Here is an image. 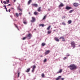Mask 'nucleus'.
I'll return each mask as SVG.
<instances>
[{
	"instance_id": "obj_34",
	"label": "nucleus",
	"mask_w": 80,
	"mask_h": 80,
	"mask_svg": "<svg viewBox=\"0 0 80 80\" xmlns=\"http://www.w3.org/2000/svg\"><path fill=\"white\" fill-rule=\"evenodd\" d=\"M16 15L17 16V17H18V16H19V15H18V13H16Z\"/></svg>"
},
{
	"instance_id": "obj_38",
	"label": "nucleus",
	"mask_w": 80,
	"mask_h": 80,
	"mask_svg": "<svg viewBox=\"0 0 80 80\" xmlns=\"http://www.w3.org/2000/svg\"><path fill=\"white\" fill-rule=\"evenodd\" d=\"M62 41L63 42H65V38L62 39Z\"/></svg>"
},
{
	"instance_id": "obj_10",
	"label": "nucleus",
	"mask_w": 80,
	"mask_h": 80,
	"mask_svg": "<svg viewBox=\"0 0 80 80\" xmlns=\"http://www.w3.org/2000/svg\"><path fill=\"white\" fill-rule=\"evenodd\" d=\"M62 77V76H58V77L56 78V80H59L60 79V78Z\"/></svg>"
},
{
	"instance_id": "obj_56",
	"label": "nucleus",
	"mask_w": 80,
	"mask_h": 80,
	"mask_svg": "<svg viewBox=\"0 0 80 80\" xmlns=\"http://www.w3.org/2000/svg\"><path fill=\"white\" fill-rule=\"evenodd\" d=\"M29 13V14H30V13Z\"/></svg>"
},
{
	"instance_id": "obj_46",
	"label": "nucleus",
	"mask_w": 80,
	"mask_h": 80,
	"mask_svg": "<svg viewBox=\"0 0 80 80\" xmlns=\"http://www.w3.org/2000/svg\"><path fill=\"white\" fill-rule=\"evenodd\" d=\"M11 5V4H9L8 5V6H10Z\"/></svg>"
},
{
	"instance_id": "obj_39",
	"label": "nucleus",
	"mask_w": 80,
	"mask_h": 80,
	"mask_svg": "<svg viewBox=\"0 0 80 80\" xmlns=\"http://www.w3.org/2000/svg\"><path fill=\"white\" fill-rule=\"evenodd\" d=\"M64 60H65L66 59H67V57H65L63 58Z\"/></svg>"
},
{
	"instance_id": "obj_16",
	"label": "nucleus",
	"mask_w": 80,
	"mask_h": 80,
	"mask_svg": "<svg viewBox=\"0 0 80 80\" xmlns=\"http://www.w3.org/2000/svg\"><path fill=\"white\" fill-rule=\"evenodd\" d=\"M32 2V0H29V1L28 2V5H30V3Z\"/></svg>"
},
{
	"instance_id": "obj_55",
	"label": "nucleus",
	"mask_w": 80,
	"mask_h": 80,
	"mask_svg": "<svg viewBox=\"0 0 80 80\" xmlns=\"http://www.w3.org/2000/svg\"><path fill=\"white\" fill-rule=\"evenodd\" d=\"M78 47H80V45H79L78 46Z\"/></svg>"
},
{
	"instance_id": "obj_53",
	"label": "nucleus",
	"mask_w": 80,
	"mask_h": 80,
	"mask_svg": "<svg viewBox=\"0 0 80 80\" xmlns=\"http://www.w3.org/2000/svg\"><path fill=\"white\" fill-rule=\"evenodd\" d=\"M53 31H54V32H55L56 30H54Z\"/></svg>"
},
{
	"instance_id": "obj_9",
	"label": "nucleus",
	"mask_w": 80,
	"mask_h": 80,
	"mask_svg": "<svg viewBox=\"0 0 80 80\" xmlns=\"http://www.w3.org/2000/svg\"><path fill=\"white\" fill-rule=\"evenodd\" d=\"M32 6H34L35 7H38V4H32Z\"/></svg>"
},
{
	"instance_id": "obj_14",
	"label": "nucleus",
	"mask_w": 80,
	"mask_h": 80,
	"mask_svg": "<svg viewBox=\"0 0 80 80\" xmlns=\"http://www.w3.org/2000/svg\"><path fill=\"white\" fill-rule=\"evenodd\" d=\"M38 12H40L41 11V7H40L38 9Z\"/></svg>"
},
{
	"instance_id": "obj_20",
	"label": "nucleus",
	"mask_w": 80,
	"mask_h": 80,
	"mask_svg": "<svg viewBox=\"0 0 80 80\" xmlns=\"http://www.w3.org/2000/svg\"><path fill=\"white\" fill-rule=\"evenodd\" d=\"M36 68V66L35 65H33V66L32 69H34L35 70V69Z\"/></svg>"
},
{
	"instance_id": "obj_42",
	"label": "nucleus",
	"mask_w": 80,
	"mask_h": 80,
	"mask_svg": "<svg viewBox=\"0 0 80 80\" xmlns=\"http://www.w3.org/2000/svg\"><path fill=\"white\" fill-rule=\"evenodd\" d=\"M10 11H11V10L10 9H9L8 12H10Z\"/></svg>"
},
{
	"instance_id": "obj_26",
	"label": "nucleus",
	"mask_w": 80,
	"mask_h": 80,
	"mask_svg": "<svg viewBox=\"0 0 80 80\" xmlns=\"http://www.w3.org/2000/svg\"><path fill=\"white\" fill-rule=\"evenodd\" d=\"M73 12V10H70V11H69V13H72V12Z\"/></svg>"
},
{
	"instance_id": "obj_24",
	"label": "nucleus",
	"mask_w": 80,
	"mask_h": 80,
	"mask_svg": "<svg viewBox=\"0 0 80 80\" xmlns=\"http://www.w3.org/2000/svg\"><path fill=\"white\" fill-rule=\"evenodd\" d=\"M14 25H15L16 28H18V30H19V29H18V26H17V25H16V24H14Z\"/></svg>"
},
{
	"instance_id": "obj_31",
	"label": "nucleus",
	"mask_w": 80,
	"mask_h": 80,
	"mask_svg": "<svg viewBox=\"0 0 80 80\" xmlns=\"http://www.w3.org/2000/svg\"><path fill=\"white\" fill-rule=\"evenodd\" d=\"M18 10H20V6H19L18 7Z\"/></svg>"
},
{
	"instance_id": "obj_49",
	"label": "nucleus",
	"mask_w": 80,
	"mask_h": 80,
	"mask_svg": "<svg viewBox=\"0 0 80 80\" xmlns=\"http://www.w3.org/2000/svg\"><path fill=\"white\" fill-rule=\"evenodd\" d=\"M14 2H16V0H13Z\"/></svg>"
},
{
	"instance_id": "obj_23",
	"label": "nucleus",
	"mask_w": 80,
	"mask_h": 80,
	"mask_svg": "<svg viewBox=\"0 0 80 80\" xmlns=\"http://www.w3.org/2000/svg\"><path fill=\"white\" fill-rule=\"evenodd\" d=\"M42 76L43 78H44L45 77V75H44V74L43 73H42Z\"/></svg>"
},
{
	"instance_id": "obj_2",
	"label": "nucleus",
	"mask_w": 80,
	"mask_h": 80,
	"mask_svg": "<svg viewBox=\"0 0 80 80\" xmlns=\"http://www.w3.org/2000/svg\"><path fill=\"white\" fill-rule=\"evenodd\" d=\"M32 34L31 33H29L26 35V37L28 39H30L31 38H32Z\"/></svg>"
},
{
	"instance_id": "obj_8",
	"label": "nucleus",
	"mask_w": 80,
	"mask_h": 80,
	"mask_svg": "<svg viewBox=\"0 0 80 80\" xmlns=\"http://www.w3.org/2000/svg\"><path fill=\"white\" fill-rule=\"evenodd\" d=\"M50 50H48L46 51L45 52V55H47V54H48L50 53Z\"/></svg>"
},
{
	"instance_id": "obj_13",
	"label": "nucleus",
	"mask_w": 80,
	"mask_h": 80,
	"mask_svg": "<svg viewBox=\"0 0 80 80\" xmlns=\"http://www.w3.org/2000/svg\"><path fill=\"white\" fill-rule=\"evenodd\" d=\"M30 68H29L27 69V70L26 71V72H30Z\"/></svg>"
},
{
	"instance_id": "obj_4",
	"label": "nucleus",
	"mask_w": 80,
	"mask_h": 80,
	"mask_svg": "<svg viewBox=\"0 0 80 80\" xmlns=\"http://www.w3.org/2000/svg\"><path fill=\"white\" fill-rule=\"evenodd\" d=\"M73 5L75 7H78L79 4L77 2H75L73 4Z\"/></svg>"
},
{
	"instance_id": "obj_28",
	"label": "nucleus",
	"mask_w": 80,
	"mask_h": 80,
	"mask_svg": "<svg viewBox=\"0 0 80 80\" xmlns=\"http://www.w3.org/2000/svg\"><path fill=\"white\" fill-rule=\"evenodd\" d=\"M23 23H24V24H25V25L27 23V22L26 21L23 22Z\"/></svg>"
},
{
	"instance_id": "obj_43",
	"label": "nucleus",
	"mask_w": 80,
	"mask_h": 80,
	"mask_svg": "<svg viewBox=\"0 0 80 80\" xmlns=\"http://www.w3.org/2000/svg\"><path fill=\"white\" fill-rule=\"evenodd\" d=\"M3 7H4L5 8H7L6 7V5H4Z\"/></svg>"
},
{
	"instance_id": "obj_36",
	"label": "nucleus",
	"mask_w": 80,
	"mask_h": 80,
	"mask_svg": "<svg viewBox=\"0 0 80 80\" xmlns=\"http://www.w3.org/2000/svg\"><path fill=\"white\" fill-rule=\"evenodd\" d=\"M62 18L63 19V18H65V16H64L63 17H62Z\"/></svg>"
},
{
	"instance_id": "obj_32",
	"label": "nucleus",
	"mask_w": 80,
	"mask_h": 80,
	"mask_svg": "<svg viewBox=\"0 0 80 80\" xmlns=\"http://www.w3.org/2000/svg\"><path fill=\"white\" fill-rule=\"evenodd\" d=\"M27 38V37H25L23 38L22 39V40H25V39H26V38Z\"/></svg>"
},
{
	"instance_id": "obj_44",
	"label": "nucleus",
	"mask_w": 80,
	"mask_h": 80,
	"mask_svg": "<svg viewBox=\"0 0 80 80\" xmlns=\"http://www.w3.org/2000/svg\"><path fill=\"white\" fill-rule=\"evenodd\" d=\"M34 70H35V69H32V72H34Z\"/></svg>"
},
{
	"instance_id": "obj_1",
	"label": "nucleus",
	"mask_w": 80,
	"mask_h": 80,
	"mask_svg": "<svg viewBox=\"0 0 80 80\" xmlns=\"http://www.w3.org/2000/svg\"><path fill=\"white\" fill-rule=\"evenodd\" d=\"M68 68H70V70H76L77 68V66L74 64H71L69 66H68Z\"/></svg>"
},
{
	"instance_id": "obj_30",
	"label": "nucleus",
	"mask_w": 80,
	"mask_h": 80,
	"mask_svg": "<svg viewBox=\"0 0 80 80\" xmlns=\"http://www.w3.org/2000/svg\"><path fill=\"white\" fill-rule=\"evenodd\" d=\"M6 2L7 4H8L9 3V0H6Z\"/></svg>"
},
{
	"instance_id": "obj_5",
	"label": "nucleus",
	"mask_w": 80,
	"mask_h": 80,
	"mask_svg": "<svg viewBox=\"0 0 80 80\" xmlns=\"http://www.w3.org/2000/svg\"><path fill=\"white\" fill-rule=\"evenodd\" d=\"M35 21V18L34 17H32V20L31 21V22L32 23H33V22Z\"/></svg>"
},
{
	"instance_id": "obj_12",
	"label": "nucleus",
	"mask_w": 80,
	"mask_h": 80,
	"mask_svg": "<svg viewBox=\"0 0 80 80\" xmlns=\"http://www.w3.org/2000/svg\"><path fill=\"white\" fill-rule=\"evenodd\" d=\"M63 6H64V5H63V3H61L60 4L59 6V7L60 8V7H63Z\"/></svg>"
},
{
	"instance_id": "obj_21",
	"label": "nucleus",
	"mask_w": 80,
	"mask_h": 80,
	"mask_svg": "<svg viewBox=\"0 0 80 80\" xmlns=\"http://www.w3.org/2000/svg\"><path fill=\"white\" fill-rule=\"evenodd\" d=\"M45 45H46V44H45V43H42V46H45Z\"/></svg>"
},
{
	"instance_id": "obj_48",
	"label": "nucleus",
	"mask_w": 80,
	"mask_h": 80,
	"mask_svg": "<svg viewBox=\"0 0 80 80\" xmlns=\"http://www.w3.org/2000/svg\"><path fill=\"white\" fill-rule=\"evenodd\" d=\"M40 57H42L43 56H42V55L40 56Z\"/></svg>"
},
{
	"instance_id": "obj_15",
	"label": "nucleus",
	"mask_w": 80,
	"mask_h": 80,
	"mask_svg": "<svg viewBox=\"0 0 80 80\" xmlns=\"http://www.w3.org/2000/svg\"><path fill=\"white\" fill-rule=\"evenodd\" d=\"M72 23V21L71 20H69L68 22V24H70Z\"/></svg>"
},
{
	"instance_id": "obj_27",
	"label": "nucleus",
	"mask_w": 80,
	"mask_h": 80,
	"mask_svg": "<svg viewBox=\"0 0 80 80\" xmlns=\"http://www.w3.org/2000/svg\"><path fill=\"white\" fill-rule=\"evenodd\" d=\"M45 18H46V15H45L44 18H43L42 20H45Z\"/></svg>"
},
{
	"instance_id": "obj_19",
	"label": "nucleus",
	"mask_w": 80,
	"mask_h": 80,
	"mask_svg": "<svg viewBox=\"0 0 80 80\" xmlns=\"http://www.w3.org/2000/svg\"><path fill=\"white\" fill-rule=\"evenodd\" d=\"M52 32V31H48V34H50V33H51Z\"/></svg>"
},
{
	"instance_id": "obj_7",
	"label": "nucleus",
	"mask_w": 80,
	"mask_h": 80,
	"mask_svg": "<svg viewBox=\"0 0 80 80\" xmlns=\"http://www.w3.org/2000/svg\"><path fill=\"white\" fill-rule=\"evenodd\" d=\"M54 40L55 41H57V42H59V41H60V40H59L57 37H55L54 38Z\"/></svg>"
},
{
	"instance_id": "obj_47",
	"label": "nucleus",
	"mask_w": 80,
	"mask_h": 80,
	"mask_svg": "<svg viewBox=\"0 0 80 80\" xmlns=\"http://www.w3.org/2000/svg\"><path fill=\"white\" fill-rule=\"evenodd\" d=\"M62 80H64V78H61Z\"/></svg>"
},
{
	"instance_id": "obj_52",
	"label": "nucleus",
	"mask_w": 80,
	"mask_h": 80,
	"mask_svg": "<svg viewBox=\"0 0 80 80\" xmlns=\"http://www.w3.org/2000/svg\"><path fill=\"white\" fill-rule=\"evenodd\" d=\"M20 11H21V12H22V10L20 9Z\"/></svg>"
},
{
	"instance_id": "obj_18",
	"label": "nucleus",
	"mask_w": 80,
	"mask_h": 80,
	"mask_svg": "<svg viewBox=\"0 0 80 80\" xmlns=\"http://www.w3.org/2000/svg\"><path fill=\"white\" fill-rule=\"evenodd\" d=\"M51 27V26H49L48 27L47 30H50V28Z\"/></svg>"
},
{
	"instance_id": "obj_29",
	"label": "nucleus",
	"mask_w": 80,
	"mask_h": 80,
	"mask_svg": "<svg viewBox=\"0 0 80 80\" xmlns=\"http://www.w3.org/2000/svg\"><path fill=\"white\" fill-rule=\"evenodd\" d=\"M59 39H64V37H61L59 38Z\"/></svg>"
},
{
	"instance_id": "obj_57",
	"label": "nucleus",
	"mask_w": 80,
	"mask_h": 80,
	"mask_svg": "<svg viewBox=\"0 0 80 80\" xmlns=\"http://www.w3.org/2000/svg\"><path fill=\"white\" fill-rule=\"evenodd\" d=\"M19 14H20V13H19Z\"/></svg>"
},
{
	"instance_id": "obj_41",
	"label": "nucleus",
	"mask_w": 80,
	"mask_h": 80,
	"mask_svg": "<svg viewBox=\"0 0 80 80\" xmlns=\"http://www.w3.org/2000/svg\"><path fill=\"white\" fill-rule=\"evenodd\" d=\"M19 75H20V73H18V77H19Z\"/></svg>"
},
{
	"instance_id": "obj_3",
	"label": "nucleus",
	"mask_w": 80,
	"mask_h": 80,
	"mask_svg": "<svg viewBox=\"0 0 80 80\" xmlns=\"http://www.w3.org/2000/svg\"><path fill=\"white\" fill-rule=\"evenodd\" d=\"M71 43L72 47H73V48H74L75 47V42H74V41H72L71 42Z\"/></svg>"
},
{
	"instance_id": "obj_45",
	"label": "nucleus",
	"mask_w": 80,
	"mask_h": 80,
	"mask_svg": "<svg viewBox=\"0 0 80 80\" xmlns=\"http://www.w3.org/2000/svg\"><path fill=\"white\" fill-rule=\"evenodd\" d=\"M11 10H14V8H11Z\"/></svg>"
},
{
	"instance_id": "obj_40",
	"label": "nucleus",
	"mask_w": 80,
	"mask_h": 80,
	"mask_svg": "<svg viewBox=\"0 0 80 80\" xmlns=\"http://www.w3.org/2000/svg\"><path fill=\"white\" fill-rule=\"evenodd\" d=\"M6 11L7 12H8V10H7V8H6Z\"/></svg>"
},
{
	"instance_id": "obj_37",
	"label": "nucleus",
	"mask_w": 80,
	"mask_h": 80,
	"mask_svg": "<svg viewBox=\"0 0 80 80\" xmlns=\"http://www.w3.org/2000/svg\"><path fill=\"white\" fill-rule=\"evenodd\" d=\"M66 56H70V55L68 53H67L66 55Z\"/></svg>"
},
{
	"instance_id": "obj_58",
	"label": "nucleus",
	"mask_w": 80,
	"mask_h": 80,
	"mask_svg": "<svg viewBox=\"0 0 80 80\" xmlns=\"http://www.w3.org/2000/svg\"><path fill=\"white\" fill-rule=\"evenodd\" d=\"M48 10H50V9H49Z\"/></svg>"
},
{
	"instance_id": "obj_22",
	"label": "nucleus",
	"mask_w": 80,
	"mask_h": 80,
	"mask_svg": "<svg viewBox=\"0 0 80 80\" xmlns=\"http://www.w3.org/2000/svg\"><path fill=\"white\" fill-rule=\"evenodd\" d=\"M41 26H42V27H44V24H41L39 25V26L41 27Z\"/></svg>"
},
{
	"instance_id": "obj_25",
	"label": "nucleus",
	"mask_w": 80,
	"mask_h": 80,
	"mask_svg": "<svg viewBox=\"0 0 80 80\" xmlns=\"http://www.w3.org/2000/svg\"><path fill=\"white\" fill-rule=\"evenodd\" d=\"M47 62V59L45 58L43 61V62H44V63H45V62Z\"/></svg>"
},
{
	"instance_id": "obj_54",
	"label": "nucleus",
	"mask_w": 80,
	"mask_h": 80,
	"mask_svg": "<svg viewBox=\"0 0 80 80\" xmlns=\"http://www.w3.org/2000/svg\"><path fill=\"white\" fill-rule=\"evenodd\" d=\"M2 1H1V3H2Z\"/></svg>"
},
{
	"instance_id": "obj_35",
	"label": "nucleus",
	"mask_w": 80,
	"mask_h": 80,
	"mask_svg": "<svg viewBox=\"0 0 80 80\" xmlns=\"http://www.w3.org/2000/svg\"><path fill=\"white\" fill-rule=\"evenodd\" d=\"M3 3H4V4H7V2H6V1H5L3 2Z\"/></svg>"
},
{
	"instance_id": "obj_33",
	"label": "nucleus",
	"mask_w": 80,
	"mask_h": 80,
	"mask_svg": "<svg viewBox=\"0 0 80 80\" xmlns=\"http://www.w3.org/2000/svg\"><path fill=\"white\" fill-rule=\"evenodd\" d=\"M62 24L63 25H66V24L64 22H62Z\"/></svg>"
},
{
	"instance_id": "obj_11",
	"label": "nucleus",
	"mask_w": 80,
	"mask_h": 80,
	"mask_svg": "<svg viewBox=\"0 0 80 80\" xmlns=\"http://www.w3.org/2000/svg\"><path fill=\"white\" fill-rule=\"evenodd\" d=\"M62 69H60L59 70V71L57 73H62Z\"/></svg>"
},
{
	"instance_id": "obj_6",
	"label": "nucleus",
	"mask_w": 80,
	"mask_h": 80,
	"mask_svg": "<svg viewBox=\"0 0 80 80\" xmlns=\"http://www.w3.org/2000/svg\"><path fill=\"white\" fill-rule=\"evenodd\" d=\"M65 9L66 10H70V9H72V8L69 7L68 6H67L66 7Z\"/></svg>"
},
{
	"instance_id": "obj_50",
	"label": "nucleus",
	"mask_w": 80,
	"mask_h": 80,
	"mask_svg": "<svg viewBox=\"0 0 80 80\" xmlns=\"http://www.w3.org/2000/svg\"><path fill=\"white\" fill-rule=\"evenodd\" d=\"M22 13L21 12V13H20V15H22Z\"/></svg>"
},
{
	"instance_id": "obj_51",
	"label": "nucleus",
	"mask_w": 80,
	"mask_h": 80,
	"mask_svg": "<svg viewBox=\"0 0 80 80\" xmlns=\"http://www.w3.org/2000/svg\"><path fill=\"white\" fill-rule=\"evenodd\" d=\"M23 20H24H24H25V21H26V20H25V19H23Z\"/></svg>"
},
{
	"instance_id": "obj_17",
	"label": "nucleus",
	"mask_w": 80,
	"mask_h": 80,
	"mask_svg": "<svg viewBox=\"0 0 80 80\" xmlns=\"http://www.w3.org/2000/svg\"><path fill=\"white\" fill-rule=\"evenodd\" d=\"M34 14L35 15H38V12H35L34 13Z\"/></svg>"
}]
</instances>
